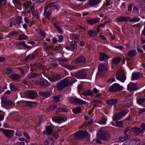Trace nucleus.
Instances as JSON below:
<instances>
[{"instance_id": "f257e3e1", "label": "nucleus", "mask_w": 145, "mask_h": 145, "mask_svg": "<svg viewBox=\"0 0 145 145\" xmlns=\"http://www.w3.org/2000/svg\"><path fill=\"white\" fill-rule=\"evenodd\" d=\"M88 133L86 131H79L73 135L74 139L76 140H81L84 137L88 136Z\"/></svg>"}, {"instance_id": "f03ea898", "label": "nucleus", "mask_w": 145, "mask_h": 145, "mask_svg": "<svg viewBox=\"0 0 145 145\" xmlns=\"http://www.w3.org/2000/svg\"><path fill=\"white\" fill-rule=\"evenodd\" d=\"M70 83L69 82L68 78H66L63 80L59 82L57 84V87L59 90H61L65 87L68 86Z\"/></svg>"}, {"instance_id": "7ed1b4c3", "label": "nucleus", "mask_w": 145, "mask_h": 145, "mask_svg": "<svg viewBox=\"0 0 145 145\" xmlns=\"http://www.w3.org/2000/svg\"><path fill=\"white\" fill-rule=\"evenodd\" d=\"M98 136L99 138L103 140H107L110 138L109 133L104 130L99 131L98 133Z\"/></svg>"}, {"instance_id": "20e7f679", "label": "nucleus", "mask_w": 145, "mask_h": 145, "mask_svg": "<svg viewBox=\"0 0 145 145\" xmlns=\"http://www.w3.org/2000/svg\"><path fill=\"white\" fill-rule=\"evenodd\" d=\"M123 87L117 83H115L111 86L108 89L109 91L114 93L120 91L123 89Z\"/></svg>"}, {"instance_id": "39448f33", "label": "nucleus", "mask_w": 145, "mask_h": 145, "mask_svg": "<svg viewBox=\"0 0 145 145\" xmlns=\"http://www.w3.org/2000/svg\"><path fill=\"white\" fill-rule=\"evenodd\" d=\"M0 131L8 138H12L14 133V131L13 130L6 129L1 128H0Z\"/></svg>"}, {"instance_id": "423d86ee", "label": "nucleus", "mask_w": 145, "mask_h": 145, "mask_svg": "<svg viewBox=\"0 0 145 145\" xmlns=\"http://www.w3.org/2000/svg\"><path fill=\"white\" fill-rule=\"evenodd\" d=\"M73 76L79 79H84L86 77V73L84 70H81L77 72Z\"/></svg>"}, {"instance_id": "0eeeda50", "label": "nucleus", "mask_w": 145, "mask_h": 145, "mask_svg": "<svg viewBox=\"0 0 145 145\" xmlns=\"http://www.w3.org/2000/svg\"><path fill=\"white\" fill-rule=\"evenodd\" d=\"M69 101L72 103H75L77 105L84 104L86 103V101L76 98L70 97L69 99Z\"/></svg>"}, {"instance_id": "6e6552de", "label": "nucleus", "mask_w": 145, "mask_h": 145, "mask_svg": "<svg viewBox=\"0 0 145 145\" xmlns=\"http://www.w3.org/2000/svg\"><path fill=\"white\" fill-rule=\"evenodd\" d=\"M25 96L28 98L33 99L37 95V92L34 91L28 90L24 93Z\"/></svg>"}, {"instance_id": "1a4fd4ad", "label": "nucleus", "mask_w": 145, "mask_h": 145, "mask_svg": "<svg viewBox=\"0 0 145 145\" xmlns=\"http://www.w3.org/2000/svg\"><path fill=\"white\" fill-rule=\"evenodd\" d=\"M116 78L117 79L123 82H124L126 79V75L123 72H117Z\"/></svg>"}, {"instance_id": "9d476101", "label": "nucleus", "mask_w": 145, "mask_h": 145, "mask_svg": "<svg viewBox=\"0 0 145 145\" xmlns=\"http://www.w3.org/2000/svg\"><path fill=\"white\" fill-rule=\"evenodd\" d=\"M36 84H39L42 86L48 87L50 85V84L46 80L43 78H41L35 81Z\"/></svg>"}, {"instance_id": "9b49d317", "label": "nucleus", "mask_w": 145, "mask_h": 145, "mask_svg": "<svg viewBox=\"0 0 145 145\" xmlns=\"http://www.w3.org/2000/svg\"><path fill=\"white\" fill-rule=\"evenodd\" d=\"M77 48V44L75 41H73L68 44L66 46V48L69 50L72 51Z\"/></svg>"}, {"instance_id": "f8f14e48", "label": "nucleus", "mask_w": 145, "mask_h": 145, "mask_svg": "<svg viewBox=\"0 0 145 145\" xmlns=\"http://www.w3.org/2000/svg\"><path fill=\"white\" fill-rule=\"evenodd\" d=\"M107 71L106 67L103 64H100L98 67V72L97 74L101 75L106 73Z\"/></svg>"}, {"instance_id": "ddd939ff", "label": "nucleus", "mask_w": 145, "mask_h": 145, "mask_svg": "<svg viewBox=\"0 0 145 145\" xmlns=\"http://www.w3.org/2000/svg\"><path fill=\"white\" fill-rule=\"evenodd\" d=\"M127 89L132 92H133L138 89L137 83H134L131 82L127 86Z\"/></svg>"}, {"instance_id": "4468645a", "label": "nucleus", "mask_w": 145, "mask_h": 145, "mask_svg": "<svg viewBox=\"0 0 145 145\" xmlns=\"http://www.w3.org/2000/svg\"><path fill=\"white\" fill-rule=\"evenodd\" d=\"M1 103L2 105H4L9 107H10L14 104L12 101L7 100L4 97L1 98Z\"/></svg>"}, {"instance_id": "2eb2a0df", "label": "nucleus", "mask_w": 145, "mask_h": 145, "mask_svg": "<svg viewBox=\"0 0 145 145\" xmlns=\"http://www.w3.org/2000/svg\"><path fill=\"white\" fill-rule=\"evenodd\" d=\"M100 20V19L99 18L95 19L89 18L86 19V21L88 24L92 25L99 22Z\"/></svg>"}, {"instance_id": "dca6fc26", "label": "nucleus", "mask_w": 145, "mask_h": 145, "mask_svg": "<svg viewBox=\"0 0 145 145\" xmlns=\"http://www.w3.org/2000/svg\"><path fill=\"white\" fill-rule=\"evenodd\" d=\"M61 78V76L59 74H56L52 77L49 78V80L52 82H54L60 80Z\"/></svg>"}, {"instance_id": "f3484780", "label": "nucleus", "mask_w": 145, "mask_h": 145, "mask_svg": "<svg viewBox=\"0 0 145 145\" xmlns=\"http://www.w3.org/2000/svg\"><path fill=\"white\" fill-rule=\"evenodd\" d=\"M131 131L133 132L137 135H139L140 133H144L141 128L137 127H135L131 128Z\"/></svg>"}, {"instance_id": "a211bd4d", "label": "nucleus", "mask_w": 145, "mask_h": 145, "mask_svg": "<svg viewBox=\"0 0 145 145\" xmlns=\"http://www.w3.org/2000/svg\"><path fill=\"white\" fill-rule=\"evenodd\" d=\"M48 6H46L44 7V15L48 19H50L49 17L51 14V10L50 9L48 10Z\"/></svg>"}, {"instance_id": "6ab92c4d", "label": "nucleus", "mask_w": 145, "mask_h": 145, "mask_svg": "<svg viewBox=\"0 0 145 145\" xmlns=\"http://www.w3.org/2000/svg\"><path fill=\"white\" fill-rule=\"evenodd\" d=\"M109 58V56L105 53H99V59L101 61L106 60Z\"/></svg>"}, {"instance_id": "aec40b11", "label": "nucleus", "mask_w": 145, "mask_h": 145, "mask_svg": "<svg viewBox=\"0 0 145 145\" xmlns=\"http://www.w3.org/2000/svg\"><path fill=\"white\" fill-rule=\"evenodd\" d=\"M76 62L81 63L83 64L86 63V58L82 56H80L78 57L76 59Z\"/></svg>"}, {"instance_id": "412c9836", "label": "nucleus", "mask_w": 145, "mask_h": 145, "mask_svg": "<svg viewBox=\"0 0 145 145\" xmlns=\"http://www.w3.org/2000/svg\"><path fill=\"white\" fill-rule=\"evenodd\" d=\"M53 129L52 127L50 125L47 126L46 129V131H44L43 133L44 134L50 135L53 132Z\"/></svg>"}, {"instance_id": "4be33fe9", "label": "nucleus", "mask_w": 145, "mask_h": 145, "mask_svg": "<svg viewBox=\"0 0 145 145\" xmlns=\"http://www.w3.org/2000/svg\"><path fill=\"white\" fill-rule=\"evenodd\" d=\"M54 140L53 138L49 137L46 140L44 144L45 145H54Z\"/></svg>"}, {"instance_id": "5701e85b", "label": "nucleus", "mask_w": 145, "mask_h": 145, "mask_svg": "<svg viewBox=\"0 0 145 145\" xmlns=\"http://www.w3.org/2000/svg\"><path fill=\"white\" fill-rule=\"evenodd\" d=\"M101 0H89V4L91 6H95L100 3Z\"/></svg>"}, {"instance_id": "b1692460", "label": "nucleus", "mask_w": 145, "mask_h": 145, "mask_svg": "<svg viewBox=\"0 0 145 145\" xmlns=\"http://www.w3.org/2000/svg\"><path fill=\"white\" fill-rule=\"evenodd\" d=\"M53 120L57 123H60L61 121H64L63 118L59 116H55L52 118Z\"/></svg>"}, {"instance_id": "393cba45", "label": "nucleus", "mask_w": 145, "mask_h": 145, "mask_svg": "<svg viewBox=\"0 0 145 145\" xmlns=\"http://www.w3.org/2000/svg\"><path fill=\"white\" fill-rule=\"evenodd\" d=\"M118 100L117 99H108L107 101V103L109 105H112L117 104Z\"/></svg>"}, {"instance_id": "a878e982", "label": "nucleus", "mask_w": 145, "mask_h": 145, "mask_svg": "<svg viewBox=\"0 0 145 145\" xmlns=\"http://www.w3.org/2000/svg\"><path fill=\"white\" fill-rule=\"evenodd\" d=\"M140 73L139 72H133L132 73L131 79L132 80H137L140 77Z\"/></svg>"}, {"instance_id": "bb28decb", "label": "nucleus", "mask_w": 145, "mask_h": 145, "mask_svg": "<svg viewBox=\"0 0 145 145\" xmlns=\"http://www.w3.org/2000/svg\"><path fill=\"white\" fill-rule=\"evenodd\" d=\"M136 53L137 51L135 50H131L128 52L127 54V55L128 56L132 57L136 55Z\"/></svg>"}, {"instance_id": "cd10ccee", "label": "nucleus", "mask_w": 145, "mask_h": 145, "mask_svg": "<svg viewBox=\"0 0 145 145\" xmlns=\"http://www.w3.org/2000/svg\"><path fill=\"white\" fill-rule=\"evenodd\" d=\"M25 103L26 105L31 108L34 107L37 105V103L35 102L26 101Z\"/></svg>"}, {"instance_id": "c85d7f7f", "label": "nucleus", "mask_w": 145, "mask_h": 145, "mask_svg": "<svg viewBox=\"0 0 145 145\" xmlns=\"http://www.w3.org/2000/svg\"><path fill=\"white\" fill-rule=\"evenodd\" d=\"M88 34L90 37H95L97 36V33L95 30H90L88 31Z\"/></svg>"}, {"instance_id": "c756f323", "label": "nucleus", "mask_w": 145, "mask_h": 145, "mask_svg": "<svg viewBox=\"0 0 145 145\" xmlns=\"http://www.w3.org/2000/svg\"><path fill=\"white\" fill-rule=\"evenodd\" d=\"M122 118V116L119 113L118 114H114L112 117V119L113 120L115 121L120 120Z\"/></svg>"}, {"instance_id": "7c9ffc66", "label": "nucleus", "mask_w": 145, "mask_h": 145, "mask_svg": "<svg viewBox=\"0 0 145 145\" xmlns=\"http://www.w3.org/2000/svg\"><path fill=\"white\" fill-rule=\"evenodd\" d=\"M10 77L12 79L18 80L20 78V76L14 73L10 75Z\"/></svg>"}, {"instance_id": "2f4dec72", "label": "nucleus", "mask_w": 145, "mask_h": 145, "mask_svg": "<svg viewBox=\"0 0 145 145\" xmlns=\"http://www.w3.org/2000/svg\"><path fill=\"white\" fill-rule=\"evenodd\" d=\"M35 55L34 54H31L26 56L24 59L25 61L26 62L28 60H31L34 59L35 58Z\"/></svg>"}, {"instance_id": "473e14b6", "label": "nucleus", "mask_w": 145, "mask_h": 145, "mask_svg": "<svg viewBox=\"0 0 145 145\" xmlns=\"http://www.w3.org/2000/svg\"><path fill=\"white\" fill-rule=\"evenodd\" d=\"M72 111L74 114H78L81 113L82 112V110L80 106H78L73 109Z\"/></svg>"}, {"instance_id": "72a5a7b5", "label": "nucleus", "mask_w": 145, "mask_h": 145, "mask_svg": "<svg viewBox=\"0 0 145 145\" xmlns=\"http://www.w3.org/2000/svg\"><path fill=\"white\" fill-rule=\"evenodd\" d=\"M39 93L41 95L45 97H49L51 94L50 92L49 91L46 92L40 91L39 92Z\"/></svg>"}, {"instance_id": "f704fd0d", "label": "nucleus", "mask_w": 145, "mask_h": 145, "mask_svg": "<svg viewBox=\"0 0 145 145\" xmlns=\"http://www.w3.org/2000/svg\"><path fill=\"white\" fill-rule=\"evenodd\" d=\"M35 68L40 70L43 69L44 67V65L40 63L35 64Z\"/></svg>"}, {"instance_id": "c9c22d12", "label": "nucleus", "mask_w": 145, "mask_h": 145, "mask_svg": "<svg viewBox=\"0 0 145 145\" xmlns=\"http://www.w3.org/2000/svg\"><path fill=\"white\" fill-rule=\"evenodd\" d=\"M121 60V59L119 57H116L113 59L112 61V63L113 64H114L117 65Z\"/></svg>"}, {"instance_id": "e433bc0d", "label": "nucleus", "mask_w": 145, "mask_h": 145, "mask_svg": "<svg viewBox=\"0 0 145 145\" xmlns=\"http://www.w3.org/2000/svg\"><path fill=\"white\" fill-rule=\"evenodd\" d=\"M18 45H22L25 48L28 49V50L30 49L31 48L25 44V42L24 41L20 42L18 43Z\"/></svg>"}, {"instance_id": "4c0bfd02", "label": "nucleus", "mask_w": 145, "mask_h": 145, "mask_svg": "<svg viewBox=\"0 0 145 145\" xmlns=\"http://www.w3.org/2000/svg\"><path fill=\"white\" fill-rule=\"evenodd\" d=\"M62 66L70 70H72L75 69V67L74 66L72 65H65Z\"/></svg>"}, {"instance_id": "58836bf2", "label": "nucleus", "mask_w": 145, "mask_h": 145, "mask_svg": "<svg viewBox=\"0 0 145 145\" xmlns=\"http://www.w3.org/2000/svg\"><path fill=\"white\" fill-rule=\"evenodd\" d=\"M68 111V109L66 108H58L56 110L57 112H67Z\"/></svg>"}, {"instance_id": "ea45409f", "label": "nucleus", "mask_w": 145, "mask_h": 145, "mask_svg": "<svg viewBox=\"0 0 145 145\" xmlns=\"http://www.w3.org/2000/svg\"><path fill=\"white\" fill-rule=\"evenodd\" d=\"M28 37L24 34H22L19 35L18 39L19 40H22L26 39H28Z\"/></svg>"}, {"instance_id": "a19ab883", "label": "nucleus", "mask_w": 145, "mask_h": 145, "mask_svg": "<svg viewBox=\"0 0 145 145\" xmlns=\"http://www.w3.org/2000/svg\"><path fill=\"white\" fill-rule=\"evenodd\" d=\"M18 34V33L17 31H13L9 33L7 37L8 38H10L11 37L17 35Z\"/></svg>"}, {"instance_id": "79ce46f5", "label": "nucleus", "mask_w": 145, "mask_h": 145, "mask_svg": "<svg viewBox=\"0 0 145 145\" xmlns=\"http://www.w3.org/2000/svg\"><path fill=\"white\" fill-rule=\"evenodd\" d=\"M10 88L12 91H16L18 90V88L16 86L11 83L10 84Z\"/></svg>"}, {"instance_id": "37998d69", "label": "nucleus", "mask_w": 145, "mask_h": 145, "mask_svg": "<svg viewBox=\"0 0 145 145\" xmlns=\"http://www.w3.org/2000/svg\"><path fill=\"white\" fill-rule=\"evenodd\" d=\"M71 37L72 39L78 40L80 38V35L76 34H72L71 35Z\"/></svg>"}, {"instance_id": "c03bdc74", "label": "nucleus", "mask_w": 145, "mask_h": 145, "mask_svg": "<svg viewBox=\"0 0 145 145\" xmlns=\"http://www.w3.org/2000/svg\"><path fill=\"white\" fill-rule=\"evenodd\" d=\"M145 101V98H140L138 99L137 100L138 104L139 105H141Z\"/></svg>"}, {"instance_id": "a18cd8bd", "label": "nucleus", "mask_w": 145, "mask_h": 145, "mask_svg": "<svg viewBox=\"0 0 145 145\" xmlns=\"http://www.w3.org/2000/svg\"><path fill=\"white\" fill-rule=\"evenodd\" d=\"M53 25L57 29L60 33H63V30L61 27L59 26L57 24L55 23H54Z\"/></svg>"}, {"instance_id": "49530a36", "label": "nucleus", "mask_w": 145, "mask_h": 145, "mask_svg": "<svg viewBox=\"0 0 145 145\" xmlns=\"http://www.w3.org/2000/svg\"><path fill=\"white\" fill-rule=\"evenodd\" d=\"M116 126L121 127L122 126L123 122L122 121H117L115 122Z\"/></svg>"}, {"instance_id": "de8ad7c7", "label": "nucleus", "mask_w": 145, "mask_h": 145, "mask_svg": "<svg viewBox=\"0 0 145 145\" xmlns=\"http://www.w3.org/2000/svg\"><path fill=\"white\" fill-rule=\"evenodd\" d=\"M107 118L105 117H103L101 120L99 121V123L100 124H105L107 121Z\"/></svg>"}, {"instance_id": "09e8293b", "label": "nucleus", "mask_w": 145, "mask_h": 145, "mask_svg": "<svg viewBox=\"0 0 145 145\" xmlns=\"http://www.w3.org/2000/svg\"><path fill=\"white\" fill-rule=\"evenodd\" d=\"M57 4L55 2H51L49 3L47 6H48V8L50 7H56L57 6Z\"/></svg>"}, {"instance_id": "8fccbe9b", "label": "nucleus", "mask_w": 145, "mask_h": 145, "mask_svg": "<svg viewBox=\"0 0 145 145\" xmlns=\"http://www.w3.org/2000/svg\"><path fill=\"white\" fill-rule=\"evenodd\" d=\"M87 93L88 96H93L94 95V94L91 90H88L85 91Z\"/></svg>"}, {"instance_id": "3c124183", "label": "nucleus", "mask_w": 145, "mask_h": 145, "mask_svg": "<svg viewBox=\"0 0 145 145\" xmlns=\"http://www.w3.org/2000/svg\"><path fill=\"white\" fill-rule=\"evenodd\" d=\"M140 20V19L138 17L134 18L132 19H130V22H138Z\"/></svg>"}, {"instance_id": "603ef678", "label": "nucleus", "mask_w": 145, "mask_h": 145, "mask_svg": "<svg viewBox=\"0 0 145 145\" xmlns=\"http://www.w3.org/2000/svg\"><path fill=\"white\" fill-rule=\"evenodd\" d=\"M6 0H0V7L5 5L7 3Z\"/></svg>"}, {"instance_id": "864d4df0", "label": "nucleus", "mask_w": 145, "mask_h": 145, "mask_svg": "<svg viewBox=\"0 0 145 145\" xmlns=\"http://www.w3.org/2000/svg\"><path fill=\"white\" fill-rule=\"evenodd\" d=\"M120 113L122 116V117L123 118L127 114V112L126 110H122Z\"/></svg>"}, {"instance_id": "5fc2aeb1", "label": "nucleus", "mask_w": 145, "mask_h": 145, "mask_svg": "<svg viewBox=\"0 0 145 145\" xmlns=\"http://www.w3.org/2000/svg\"><path fill=\"white\" fill-rule=\"evenodd\" d=\"M133 12L134 13H137L139 9L136 6H134L133 7Z\"/></svg>"}, {"instance_id": "6e6d98bb", "label": "nucleus", "mask_w": 145, "mask_h": 145, "mask_svg": "<svg viewBox=\"0 0 145 145\" xmlns=\"http://www.w3.org/2000/svg\"><path fill=\"white\" fill-rule=\"evenodd\" d=\"M140 127L142 128V130L144 133V131L145 130V124L144 123H142L141 124Z\"/></svg>"}, {"instance_id": "4d7b16f0", "label": "nucleus", "mask_w": 145, "mask_h": 145, "mask_svg": "<svg viewBox=\"0 0 145 145\" xmlns=\"http://www.w3.org/2000/svg\"><path fill=\"white\" fill-rule=\"evenodd\" d=\"M123 19L124 22H126L128 21L130 22V18L129 16H123Z\"/></svg>"}, {"instance_id": "13d9d810", "label": "nucleus", "mask_w": 145, "mask_h": 145, "mask_svg": "<svg viewBox=\"0 0 145 145\" xmlns=\"http://www.w3.org/2000/svg\"><path fill=\"white\" fill-rule=\"evenodd\" d=\"M41 75V73H33L32 76L34 78H35L37 76H39L40 75Z\"/></svg>"}, {"instance_id": "bf43d9fd", "label": "nucleus", "mask_w": 145, "mask_h": 145, "mask_svg": "<svg viewBox=\"0 0 145 145\" xmlns=\"http://www.w3.org/2000/svg\"><path fill=\"white\" fill-rule=\"evenodd\" d=\"M122 145H132V142L131 141H128L124 142Z\"/></svg>"}, {"instance_id": "052dcab7", "label": "nucleus", "mask_w": 145, "mask_h": 145, "mask_svg": "<svg viewBox=\"0 0 145 145\" xmlns=\"http://www.w3.org/2000/svg\"><path fill=\"white\" fill-rule=\"evenodd\" d=\"M117 21L118 22H124L123 16H120L118 18Z\"/></svg>"}, {"instance_id": "680f3d73", "label": "nucleus", "mask_w": 145, "mask_h": 145, "mask_svg": "<svg viewBox=\"0 0 145 145\" xmlns=\"http://www.w3.org/2000/svg\"><path fill=\"white\" fill-rule=\"evenodd\" d=\"M18 70H19L20 73L22 74H24V70L21 67H18L17 68Z\"/></svg>"}, {"instance_id": "e2e57ef3", "label": "nucleus", "mask_w": 145, "mask_h": 145, "mask_svg": "<svg viewBox=\"0 0 145 145\" xmlns=\"http://www.w3.org/2000/svg\"><path fill=\"white\" fill-rule=\"evenodd\" d=\"M23 135L26 138H27L28 139H29L30 138V137H29V135L26 132H24Z\"/></svg>"}, {"instance_id": "0e129e2a", "label": "nucleus", "mask_w": 145, "mask_h": 145, "mask_svg": "<svg viewBox=\"0 0 145 145\" xmlns=\"http://www.w3.org/2000/svg\"><path fill=\"white\" fill-rule=\"evenodd\" d=\"M16 22L18 23H22V17L19 16L18 17Z\"/></svg>"}, {"instance_id": "69168bd1", "label": "nucleus", "mask_w": 145, "mask_h": 145, "mask_svg": "<svg viewBox=\"0 0 145 145\" xmlns=\"http://www.w3.org/2000/svg\"><path fill=\"white\" fill-rule=\"evenodd\" d=\"M119 140L120 142H122L126 140V139H125L124 137H121L119 138Z\"/></svg>"}, {"instance_id": "338daca9", "label": "nucleus", "mask_w": 145, "mask_h": 145, "mask_svg": "<svg viewBox=\"0 0 145 145\" xmlns=\"http://www.w3.org/2000/svg\"><path fill=\"white\" fill-rule=\"evenodd\" d=\"M124 137L126 139H127L131 137V136L129 135H128V134H127V133H125V134H124Z\"/></svg>"}, {"instance_id": "774afa93", "label": "nucleus", "mask_w": 145, "mask_h": 145, "mask_svg": "<svg viewBox=\"0 0 145 145\" xmlns=\"http://www.w3.org/2000/svg\"><path fill=\"white\" fill-rule=\"evenodd\" d=\"M63 37L62 35H60L59 37L58 41L59 42H61L62 41L63 39Z\"/></svg>"}]
</instances>
